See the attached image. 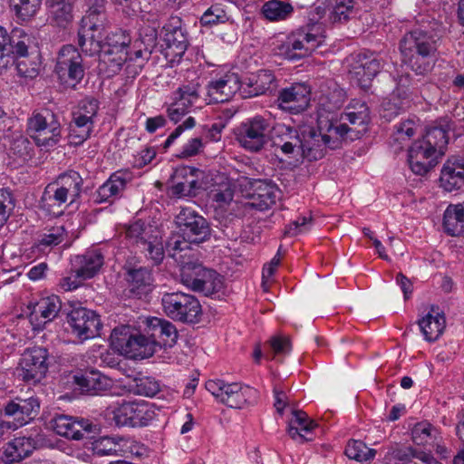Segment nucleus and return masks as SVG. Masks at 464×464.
<instances>
[{
	"label": "nucleus",
	"instance_id": "9",
	"mask_svg": "<svg viewBox=\"0 0 464 464\" xmlns=\"http://www.w3.org/2000/svg\"><path fill=\"white\" fill-rule=\"evenodd\" d=\"M206 389L221 402L228 407L240 409L252 402L256 391L238 382H226L223 380H208Z\"/></svg>",
	"mask_w": 464,
	"mask_h": 464
},
{
	"label": "nucleus",
	"instance_id": "3",
	"mask_svg": "<svg viewBox=\"0 0 464 464\" xmlns=\"http://www.w3.org/2000/svg\"><path fill=\"white\" fill-rule=\"evenodd\" d=\"M82 179L76 171L70 170L59 175L44 188L42 196V205L53 215L63 212V207L74 203L82 192Z\"/></svg>",
	"mask_w": 464,
	"mask_h": 464
},
{
	"label": "nucleus",
	"instance_id": "22",
	"mask_svg": "<svg viewBox=\"0 0 464 464\" xmlns=\"http://www.w3.org/2000/svg\"><path fill=\"white\" fill-rule=\"evenodd\" d=\"M163 41L166 44V56L180 58L188 47V40L181 28V20L171 17L163 26Z\"/></svg>",
	"mask_w": 464,
	"mask_h": 464
},
{
	"label": "nucleus",
	"instance_id": "34",
	"mask_svg": "<svg viewBox=\"0 0 464 464\" xmlns=\"http://www.w3.org/2000/svg\"><path fill=\"white\" fill-rule=\"evenodd\" d=\"M128 15H140L147 21H155L159 9L150 0H112Z\"/></svg>",
	"mask_w": 464,
	"mask_h": 464
},
{
	"label": "nucleus",
	"instance_id": "51",
	"mask_svg": "<svg viewBox=\"0 0 464 464\" xmlns=\"http://www.w3.org/2000/svg\"><path fill=\"white\" fill-rule=\"evenodd\" d=\"M354 13V0H334L329 13V21L332 24L345 23Z\"/></svg>",
	"mask_w": 464,
	"mask_h": 464
},
{
	"label": "nucleus",
	"instance_id": "21",
	"mask_svg": "<svg viewBox=\"0 0 464 464\" xmlns=\"http://www.w3.org/2000/svg\"><path fill=\"white\" fill-rule=\"evenodd\" d=\"M50 425L56 434L74 440H82L86 434L96 430V426L89 420H78L68 415L53 417L50 421Z\"/></svg>",
	"mask_w": 464,
	"mask_h": 464
},
{
	"label": "nucleus",
	"instance_id": "4",
	"mask_svg": "<svg viewBox=\"0 0 464 464\" xmlns=\"http://www.w3.org/2000/svg\"><path fill=\"white\" fill-rule=\"evenodd\" d=\"M111 346L121 354L133 360L149 358L157 351V342L134 332L130 326L121 325L111 334Z\"/></svg>",
	"mask_w": 464,
	"mask_h": 464
},
{
	"label": "nucleus",
	"instance_id": "39",
	"mask_svg": "<svg viewBox=\"0 0 464 464\" xmlns=\"http://www.w3.org/2000/svg\"><path fill=\"white\" fill-rule=\"evenodd\" d=\"M158 232L159 230L156 227L138 220L127 227L125 237L130 244L141 248L143 243L149 241V237H152Z\"/></svg>",
	"mask_w": 464,
	"mask_h": 464
},
{
	"label": "nucleus",
	"instance_id": "14",
	"mask_svg": "<svg viewBox=\"0 0 464 464\" xmlns=\"http://www.w3.org/2000/svg\"><path fill=\"white\" fill-rule=\"evenodd\" d=\"M39 408L37 399L33 397L26 400L17 398L9 401L3 410V415L11 420L0 421L2 430L6 434L9 430L26 425L35 418Z\"/></svg>",
	"mask_w": 464,
	"mask_h": 464
},
{
	"label": "nucleus",
	"instance_id": "33",
	"mask_svg": "<svg viewBox=\"0 0 464 464\" xmlns=\"http://www.w3.org/2000/svg\"><path fill=\"white\" fill-rule=\"evenodd\" d=\"M359 66L356 68L355 75L358 82L362 89H367L372 79L382 70L381 60L372 53H360L358 55Z\"/></svg>",
	"mask_w": 464,
	"mask_h": 464
},
{
	"label": "nucleus",
	"instance_id": "31",
	"mask_svg": "<svg viewBox=\"0 0 464 464\" xmlns=\"http://www.w3.org/2000/svg\"><path fill=\"white\" fill-rule=\"evenodd\" d=\"M47 21L50 24L66 28L73 19V6L71 0H46Z\"/></svg>",
	"mask_w": 464,
	"mask_h": 464
},
{
	"label": "nucleus",
	"instance_id": "5",
	"mask_svg": "<svg viewBox=\"0 0 464 464\" xmlns=\"http://www.w3.org/2000/svg\"><path fill=\"white\" fill-rule=\"evenodd\" d=\"M131 38L123 30H116L108 34L104 41H101L99 54V70L106 73L108 77L117 73L123 63L127 62L128 48Z\"/></svg>",
	"mask_w": 464,
	"mask_h": 464
},
{
	"label": "nucleus",
	"instance_id": "57",
	"mask_svg": "<svg viewBox=\"0 0 464 464\" xmlns=\"http://www.w3.org/2000/svg\"><path fill=\"white\" fill-rule=\"evenodd\" d=\"M266 345L268 350L266 352V356L271 359H277L287 353L289 339L281 334H275L268 340Z\"/></svg>",
	"mask_w": 464,
	"mask_h": 464
},
{
	"label": "nucleus",
	"instance_id": "54",
	"mask_svg": "<svg viewBox=\"0 0 464 464\" xmlns=\"http://www.w3.org/2000/svg\"><path fill=\"white\" fill-rule=\"evenodd\" d=\"M198 283L199 284L194 291L201 292L207 296L218 293L223 287L222 276L211 269H209V276L205 275L202 279L198 280Z\"/></svg>",
	"mask_w": 464,
	"mask_h": 464
},
{
	"label": "nucleus",
	"instance_id": "11",
	"mask_svg": "<svg viewBox=\"0 0 464 464\" xmlns=\"http://www.w3.org/2000/svg\"><path fill=\"white\" fill-rule=\"evenodd\" d=\"M271 126L262 116H255L243 121L236 130V140L245 150L251 152L261 150L269 140Z\"/></svg>",
	"mask_w": 464,
	"mask_h": 464
},
{
	"label": "nucleus",
	"instance_id": "37",
	"mask_svg": "<svg viewBox=\"0 0 464 464\" xmlns=\"http://www.w3.org/2000/svg\"><path fill=\"white\" fill-rule=\"evenodd\" d=\"M9 48L11 54L16 59L28 56L32 52H39L34 44L33 36L21 28H14L9 34Z\"/></svg>",
	"mask_w": 464,
	"mask_h": 464
},
{
	"label": "nucleus",
	"instance_id": "17",
	"mask_svg": "<svg viewBox=\"0 0 464 464\" xmlns=\"http://www.w3.org/2000/svg\"><path fill=\"white\" fill-rule=\"evenodd\" d=\"M48 351L44 347L26 348L19 362L23 379L27 382H40L48 371Z\"/></svg>",
	"mask_w": 464,
	"mask_h": 464
},
{
	"label": "nucleus",
	"instance_id": "23",
	"mask_svg": "<svg viewBox=\"0 0 464 464\" xmlns=\"http://www.w3.org/2000/svg\"><path fill=\"white\" fill-rule=\"evenodd\" d=\"M317 429H319L318 423L305 411L300 410L292 400V440L300 444L313 441Z\"/></svg>",
	"mask_w": 464,
	"mask_h": 464
},
{
	"label": "nucleus",
	"instance_id": "64",
	"mask_svg": "<svg viewBox=\"0 0 464 464\" xmlns=\"http://www.w3.org/2000/svg\"><path fill=\"white\" fill-rule=\"evenodd\" d=\"M99 109L98 101L93 98H87L80 102L76 111L72 112V115L85 118L88 121H93L97 115Z\"/></svg>",
	"mask_w": 464,
	"mask_h": 464
},
{
	"label": "nucleus",
	"instance_id": "35",
	"mask_svg": "<svg viewBox=\"0 0 464 464\" xmlns=\"http://www.w3.org/2000/svg\"><path fill=\"white\" fill-rule=\"evenodd\" d=\"M252 186L254 192L249 194L250 200L246 203L257 210H266L276 203V189L262 180H256Z\"/></svg>",
	"mask_w": 464,
	"mask_h": 464
},
{
	"label": "nucleus",
	"instance_id": "44",
	"mask_svg": "<svg viewBox=\"0 0 464 464\" xmlns=\"http://www.w3.org/2000/svg\"><path fill=\"white\" fill-rule=\"evenodd\" d=\"M219 179L208 192V197L217 207L224 208L233 200L234 188L228 179L220 177Z\"/></svg>",
	"mask_w": 464,
	"mask_h": 464
},
{
	"label": "nucleus",
	"instance_id": "58",
	"mask_svg": "<svg viewBox=\"0 0 464 464\" xmlns=\"http://www.w3.org/2000/svg\"><path fill=\"white\" fill-rule=\"evenodd\" d=\"M229 17L221 5H211L201 16L200 23L205 26L224 24Z\"/></svg>",
	"mask_w": 464,
	"mask_h": 464
},
{
	"label": "nucleus",
	"instance_id": "59",
	"mask_svg": "<svg viewBox=\"0 0 464 464\" xmlns=\"http://www.w3.org/2000/svg\"><path fill=\"white\" fill-rule=\"evenodd\" d=\"M66 233L63 227H55L43 234L37 240V246L44 251L46 248L59 245L65 238Z\"/></svg>",
	"mask_w": 464,
	"mask_h": 464
},
{
	"label": "nucleus",
	"instance_id": "29",
	"mask_svg": "<svg viewBox=\"0 0 464 464\" xmlns=\"http://www.w3.org/2000/svg\"><path fill=\"white\" fill-rule=\"evenodd\" d=\"M148 334L151 340L157 342V349L172 347L178 339V331L175 325L165 319L153 317L147 320Z\"/></svg>",
	"mask_w": 464,
	"mask_h": 464
},
{
	"label": "nucleus",
	"instance_id": "6",
	"mask_svg": "<svg viewBox=\"0 0 464 464\" xmlns=\"http://www.w3.org/2000/svg\"><path fill=\"white\" fill-rule=\"evenodd\" d=\"M326 8L321 5H315L309 12L308 22L305 28L298 30V36L292 43V50L303 51L301 53H292V61L298 60L302 57L309 56L319 46H321L326 38L324 25L321 19L324 17Z\"/></svg>",
	"mask_w": 464,
	"mask_h": 464
},
{
	"label": "nucleus",
	"instance_id": "40",
	"mask_svg": "<svg viewBox=\"0 0 464 464\" xmlns=\"http://www.w3.org/2000/svg\"><path fill=\"white\" fill-rule=\"evenodd\" d=\"M311 101V88L304 82L292 83V115H295L296 119H302V114L309 105Z\"/></svg>",
	"mask_w": 464,
	"mask_h": 464
},
{
	"label": "nucleus",
	"instance_id": "60",
	"mask_svg": "<svg viewBox=\"0 0 464 464\" xmlns=\"http://www.w3.org/2000/svg\"><path fill=\"white\" fill-rule=\"evenodd\" d=\"M117 448L118 456L123 457H140L146 451V449L142 444L131 438L119 437Z\"/></svg>",
	"mask_w": 464,
	"mask_h": 464
},
{
	"label": "nucleus",
	"instance_id": "24",
	"mask_svg": "<svg viewBox=\"0 0 464 464\" xmlns=\"http://www.w3.org/2000/svg\"><path fill=\"white\" fill-rule=\"evenodd\" d=\"M198 188L193 169L181 167L176 169L171 175L169 191L171 196L177 198L193 197Z\"/></svg>",
	"mask_w": 464,
	"mask_h": 464
},
{
	"label": "nucleus",
	"instance_id": "52",
	"mask_svg": "<svg viewBox=\"0 0 464 464\" xmlns=\"http://www.w3.org/2000/svg\"><path fill=\"white\" fill-rule=\"evenodd\" d=\"M274 76L270 71L261 70L248 79L249 96H258L265 93L271 86Z\"/></svg>",
	"mask_w": 464,
	"mask_h": 464
},
{
	"label": "nucleus",
	"instance_id": "38",
	"mask_svg": "<svg viewBox=\"0 0 464 464\" xmlns=\"http://www.w3.org/2000/svg\"><path fill=\"white\" fill-rule=\"evenodd\" d=\"M448 126L442 124H434L427 127L425 135L420 140L425 142L440 156L444 154V150L449 142Z\"/></svg>",
	"mask_w": 464,
	"mask_h": 464
},
{
	"label": "nucleus",
	"instance_id": "56",
	"mask_svg": "<svg viewBox=\"0 0 464 464\" xmlns=\"http://www.w3.org/2000/svg\"><path fill=\"white\" fill-rule=\"evenodd\" d=\"M149 241L143 243L142 247L140 249L146 254V256L150 259L154 265H158L164 258V249L160 231L152 237H149Z\"/></svg>",
	"mask_w": 464,
	"mask_h": 464
},
{
	"label": "nucleus",
	"instance_id": "42",
	"mask_svg": "<svg viewBox=\"0 0 464 464\" xmlns=\"http://www.w3.org/2000/svg\"><path fill=\"white\" fill-rule=\"evenodd\" d=\"M94 126L93 121H88L86 117L72 115L69 125V138L72 143L80 145L90 138Z\"/></svg>",
	"mask_w": 464,
	"mask_h": 464
},
{
	"label": "nucleus",
	"instance_id": "55",
	"mask_svg": "<svg viewBox=\"0 0 464 464\" xmlns=\"http://www.w3.org/2000/svg\"><path fill=\"white\" fill-rule=\"evenodd\" d=\"M262 13L270 21L284 20L290 14V5L279 0H270L264 4Z\"/></svg>",
	"mask_w": 464,
	"mask_h": 464
},
{
	"label": "nucleus",
	"instance_id": "20",
	"mask_svg": "<svg viewBox=\"0 0 464 464\" xmlns=\"http://www.w3.org/2000/svg\"><path fill=\"white\" fill-rule=\"evenodd\" d=\"M407 161L411 170L419 176L426 175L433 169L441 156L425 142L415 140L408 150Z\"/></svg>",
	"mask_w": 464,
	"mask_h": 464
},
{
	"label": "nucleus",
	"instance_id": "47",
	"mask_svg": "<svg viewBox=\"0 0 464 464\" xmlns=\"http://www.w3.org/2000/svg\"><path fill=\"white\" fill-rule=\"evenodd\" d=\"M41 56L39 52H32L30 55L16 59V71L19 76L34 79L40 72Z\"/></svg>",
	"mask_w": 464,
	"mask_h": 464
},
{
	"label": "nucleus",
	"instance_id": "61",
	"mask_svg": "<svg viewBox=\"0 0 464 464\" xmlns=\"http://www.w3.org/2000/svg\"><path fill=\"white\" fill-rule=\"evenodd\" d=\"M119 437H102L92 443V451L97 456H118Z\"/></svg>",
	"mask_w": 464,
	"mask_h": 464
},
{
	"label": "nucleus",
	"instance_id": "1",
	"mask_svg": "<svg viewBox=\"0 0 464 464\" xmlns=\"http://www.w3.org/2000/svg\"><path fill=\"white\" fill-rule=\"evenodd\" d=\"M344 102V92L334 90L319 99L316 111V128L313 116L292 118V133L295 132L296 143L292 144V158L297 157L292 165L296 167L303 160L308 161L324 158L326 149L335 150L341 147L345 133L349 131L343 124H337L335 110Z\"/></svg>",
	"mask_w": 464,
	"mask_h": 464
},
{
	"label": "nucleus",
	"instance_id": "36",
	"mask_svg": "<svg viewBox=\"0 0 464 464\" xmlns=\"http://www.w3.org/2000/svg\"><path fill=\"white\" fill-rule=\"evenodd\" d=\"M443 228L447 235L459 237L464 234V202L450 204L443 215Z\"/></svg>",
	"mask_w": 464,
	"mask_h": 464
},
{
	"label": "nucleus",
	"instance_id": "27",
	"mask_svg": "<svg viewBox=\"0 0 464 464\" xmlns=\"http://www.w3.org/2000/svg\"><path fill=\"white\" fill-rule=\"evenodd\" d=\"M36 449V441L32 437H16L3 447L1 459L5 464L19 463L31 456Z\"/></svg>",
	"mask_w": 464,
	"mask_h": 464
},
{
	"label": "nucleus",
	"instance_id": "26",
	"mask_svg": "<svg viewBox=\"0 0 464 464\" xmlns=\"http://www.w3.org/2000/svg\"><path fill=\"white\" fill-rule=\"evenodd\" d=\"M440 187L448 192L459 189L464 185V159L449 158L443 164L440 176Z\"/></svg>",
	"mask_w": 464,
	"mask_h": 464
},
{
	"label": "nucleus",
	"instance_id": "13",
	"mask_svg": "<svg viewBox=\"0 0 464 464\" xmlns=\"http://www.w3.org/2000/svg\"><path fill=\"white\" fill-rule=\"evenodd\" d=\"M30 137L37 146L48 149L55 146L61 139V124L53 113H35L28 119Z\"/></svg>",
	"mask_w": 464,
	"mask_h": 464
},
{
	"label": "nucleus",
	"instance_id": "62",
	"mask_svg": "<svg viewBox=\"0 0 464 464\" xmlns=\"http://www.w3.org/2000/svg\"><path fill=\"white\" fill-rule=\"evenodd\" d=\"M13 63L9 48V34L6 29L0 26V74Z\"/></svg>",
	"mask_w": 464,
	"mask_h": 464
},
{
	"label": "nucleus",
	"instance_id": "63",
	"mask_svg": "<svg viewBox=\"0 0 464 464\" xmlns=\"http://www.w3.org/2000/svg\"><path fill=\"white\" fill-rule=\"evenodd\" d=\"M14 208V199L7 189H0V227L4 226Z\"/></svg>",
	"mask_w": 464,
	"mask_h": 464
},
{
	"label": "nucleus",
	"instance_id": "28",
	"mask_svg": "<svg viewBox=\"0 0 464 464\" xmlns=\"http://www.w3.org/2000/svg\"><path fill=\"white\" fill-rule=\"evenodd\" d=\"M417 323L424 340L432 343L443 334L446 327V317L438 306L432 305L430 311Z\"/></svg>",
	"mask_w": 464,
	"mask_h": 464
},
{
	"label": "nucleus",
	"instance_id": "8",
	"mask_svg": "<svg viewBox=\"0 0 464 464\" xmlns=\"http://www.w3.org/2000/svg\"><path fill=\"white\" fill-rule=\"evenodd\" d=\"M107 17L103 9H89L82 19L78 33V44L82 53L92 56L101 50V41L104 38Z\"/></svg>",
	"mask_w": 464,
	"mask_h": 464
},
{
	"label": "nucleus",
	"instance_id": "30",
	"mask_svg": "<svg viewBox=\"0 0 464 464\" xmlns=\"http://www.w3.org/2000/svg\"><path fill=\"white\" fill-rule=\"evenodd\" d=\"M61 309V302L56 295L42 298L37 302L30 314V322L35 328H40L53 321Z\"/></svg>",
	"mask_w": 464,
	"mask_h": 464
},
{
	"label": "nucleus",
	"instance_id": "25",
	"mask_svg": "<svg viewBox=\"0 0 464 464\" xmlns=\"http://www.w3.org/2000/svg\"><path fill=\"white\" fill-rule=\"evenodd\" d=\"M131 180L129 171H116L99 187L95 193L97 203L112 202L119 198L125 190L127 184Z\"/></svg>",
	"mask_w": 464,
	"mask_h": 464
},
{
	"label": "nucleus",
	"instance_id": "18",
	"mask_svg": "<svg viewBox=\"0 0 464 464\" xmlns=\"http://www.w3.org/2000/svg\"><path fill=\"white\" fill-rule=\"evenodd\" d=\"M84 71L82 57L77 48L71 44L63 46L55 65V72L59 77L80 82L84 76Z\"/></svg>",
	"mask_w": 464,
	"mask_h": 464
},
{
	"label": "nucleus",
	"instance_id": "53",
	"mask_svg": "<svg viewBox=\"0 0 464 464\" xmlns=\"http://www.w3.org/2000/svg\"><path fill=\"white\" fill-rule=\"evenodd\" d=\"M273 144L276 155H278L279 151L285 154L290 153V126L276 123L273 127Z\"/></svg>",
	"mask_w": 464,
	"mask_h": 464
},
{
	"label": "nucleus",
	"instance_id": "46",
	"mask_svg": "<svg viewBox=\"0 0 464 464\" xmlns=\"http://www.w3.org/2000/svg\"><path fill=\"white\" fill-rule=\"evenodd\" d=\"M42 0H10L15 17L21 23L31 21L39 12Z\"/></svg>",
	"mask_w": 464,
	"mask_h": 464
},
{
	"label": "nucleus",
	"instance_id": "45",
	"mask_svg": "<svg viewBox=\"0 0 464 464\" xmlns=\"http://www.w3.org/2000/svg\"><path fill=\"white\" fill-rule=\"evenodd\" d=\"M205 275L209 276V269L197 262H187L181 266L180 281L188 288L194 291L199 284L198 280L202 279Z\"/></svg>",
	"mask_w": 464,
	"mask_h": 464
},
{
	"label": "nucleus",
	"instance_id": "50",
	"mask_svg": "<svg viewBox=\"0 0 464 464\" xmlns=\"http://www.w3.org/2000/svg\"><path fill=\"white\" fill-rule=\"evenodd\" d=\"M173 101L182 103L189 111L193 107H198V86L197 84L183 85L173 92Z\"/></svg>",
	"mask_w": 464,
	"mask_h": 464
},
{
	"label": "nucleus",
	"instance_id": "12",
	"mask_svg": "<svg viewBox=\"0 0 464 464\" xmlns=\"http://www.w3.org/2000/svg\"><path fill=\"white\" fill-rule=\"evenodd\" d=\"M335 110L337 124H343L349 131L345 133L344 140L360 139L366 131L370 121V110L367 103L360 99H353L340 116Z\"/></svg>",
	"mask_w": 464,
	"mask_h": 464
},
{
	"label": "nucleus",
	"instance_id": "43",
	"mask_svg": "<svg viewBox=\"0 0 464 464\" xmlns=\"http://www.w3.org/2000/svg\"><path fill=\"white\" fill-rule=\"evenodd\" d=\"M350 459L362 464H370L376 456V450L369 448L362 440H350L344 450Z\"/></svg>",
	"mask_w": 464,
	"mask_h": 464
},
{
	"label": "nucleus",
	"instance_id": "48",
	"mask_svg": "<svg viewBox=\"0 0 464 464\" xmlns=\"http://www.w3.org/2000/svg\"><path fill=\"white\" fill-rule=\"evenodd\" d=\"M439 434V430L427 420L417 422L411 429V440L419 446L436 440Z\"/></svg>",
	"mask_w": 464,
	"mask_h": 464
},
{
	"label": "nucleus",
	"instance_id": "10",
	"mask_svg": "<svg viewBox=\"0 0 464 464\" xmlns=\"http://www.w3.org/2000/svg\"><path fill=\"white\" fill-rule=\"evenodd\" d=\"M165 314L173 320L183 323H197L201 314L198 300L182 292L167 293L162 296Z\"/></svg>",
	"mask_w": 464,
	"mask_h": 464
},
{
	"label": "nucleus",
	"instance_id": "16",
	"mask_svg": "<svg viewBox=\"0 0 464 464\" xmlns=\"http://www.w3.org/2000/svg\"><path fill=\"white\" fill-rule=\"evenodd\" d=\"M68 324L72 333L82 341L98 336L102 328L99 315L84 307L72 309L68 314Z\"/></svg>",
	"mask_w": 464,
	"mask_h": 464
},
{
	"label": "nucleus",
	"instance_id": "49",
	"mask_svg": "<svg viewBox=\"0 0 464 464\" xmlns=\"http://www.w3.org/2000/svg\"><path fill=\"white\" fill-rule=\"evenodd\" d=\"M418 453L419 450L412 447L394 445L388 449L385 459L390 464H411Z\"/></svg>",
	"mask_w": 464,
	"mask_h": 464
},
{
	"label": "nucleus",
	"instance_id": "19",
	"mask_svg": "<svg viewBox=\"0 0 464 464\" xmlns=\"http://www.w3.org/2000/svg\"><path fill=\"white\" fill-rule=\"evenodd\" d=\"M241 87L237 73L227 72L211 78L206 86L207 100L211 102H225L229 101Z\"/></svg>",
	"mask_w": 464,
	"mask_h": 464
},
{
	"label": "nucleus",
	"instance_id": "32",
	"mask_svg": "<svg viewBox=\"0 0 464 464\" xmlns=\"http://www.w3.org/2000/svg\"><path fill=\"white\" fill-rule=\"evenodd\" d=\"M103 262L104 257L102 254L97 249H92L85 252L83 255L76 256L72 266L82 276V278L87 280L99 273L103 266Z\"/></svg>",
	"mask_w": 464,
	"mask_h": 464
},
{
	"label": "nucleus",
	"instance_id": "15",
	"mask_svg": "<svg viewBox=\"0 0 464 464\" xmlns=\"http://www.w3.org/2000/svg\"><path fill=\"white\" fill-rule=\"evenodd\" d=\"M176 224L179 227L185 241L188 243H199L209 234V227L207 220L198 215L194 209L182 208L176 217Z\"/></svg>",
	"mask_w": 464,
	"mask_h": 464
},
{
	"label": "nucleus",
	"instance_id": "7",
	"mask_svg": "<svg viewBox=\"0 0 464 464\" xmlns=\"http://www.w3.org/2000/svg\"><path fill=\"white\" fill-rule=\"evenodd\" d=\"M105 416L119 427H143L155 418V411L144 400L123 401L107 408Z\"/></svg>",
	"mask_w": 464,
	"mask_h": 464
},
{
	"label": "nucleus",
	"instance_id": "41",
	"mask_svg": "<svg viewBox=\"0 0 464 464\" xmlns=\"http://www.w3.org/2000/svg\"><path fill=\"white\" fill-rule=\"evenodd\" d=\"M128 281L130 291L136 295H142L150 291L152 277L150 272L145 267L134 268L128 273Z\"/></svg>",
	"mask_w": 464,
	"mask_h": 464
},
{
	"label": "nucleus",
	"instance_id": "2",
	"mask_svg": "<svg viewBox=\"0 0 464 464\" xmlns=\"http://www.w3.org/2000/svg\"><path fill=\"white\" fill-rule=\"evenodd\" d=\"M439 38L428 30L415 28L400 41L403 62L418 75H426L433 69L439 54Z\"/></svg>",
	"mask_w": 464,
	"mask_h": 464
}]
</instances>
